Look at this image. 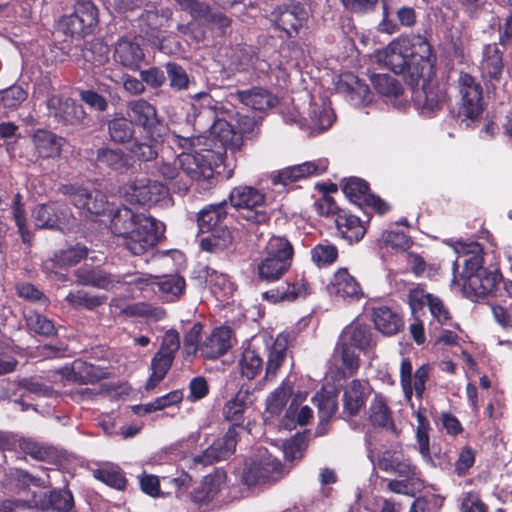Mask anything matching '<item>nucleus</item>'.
Here are the masks:
<instances>
[{"instance_id":"obj_1","label":"nucleus","mask_w":512,"mask_h":512,"mask_svg":"<svg viewBox=\"0 0 512 512\" xmlns=\"http://www.w3.org/2000/svg\"><path fill=\"white\" fill-rule=\"evenodd\" d=\"M110 230L122 238L121 244L131 254L143 255L164 238L165 225L150 215L123 206L113 213Z\"/></svg>"},{"instance_id":"obj_2","label":"nucleus","mask_w":512,"mask_h":512,"mask_svg":"<svg viewBox=\"0 0 512 512\" xmlns=\"http://www.w3.org/2000/svg\"><path fill=\"white\" fill-rule=\"evenodd\" d=\"M461 250L465 254L461 278L463 279L462 291L468 298H484L497 289L503 276L497 266L484 267L483 247L478 242L468 244L460 243Z\"/></svg>"},{"instance_id":"obj_3","label":"nucleus","mask_w":512,"mask_h":512,"mask_svg":"<svg viewBox=\"0 0 512 512\" xmlns=\"http://www.w3.org/2000/svg\"><path fill=\"white\" fill-rule=\"evenodd\" d=\"M228 215L227 200L208 204L197 213L198 231L201 234H206L199 241L202 251L216 254L233 247L235 239L233 231L226 223Z\"/></svg>"},{"instance_id":"obj_4","label":"nucleus","mask_w":512,"mask_h":512,"mask_svg":"<svg viewBox=\"0 0 512 512\" xmlns=\"http://www.w3.org/2000/svg\"><path fill=\"white\" fill-rule=\"evenodd\" d=\"M226 149L223 145L219 150L202 149L194 153L183 152L180 156V164L184 168L185 176L198 182V185L208 190L216 184V174H221L224 169Z\"/></svg>"},{"instance_id":"obj_5","label":"nucleus","mask_w":512,"mask_h":512,"mask_svg":"<svg viewBox=\"0 0 512 512\" xmlns=\"http://www.w3.org/2000/svg\"><path fill=\"white\" fill-rule=\"evenodd\" d=\"M230 205L238 211V219L248 224H268L271 215L267 211L266 195L256 187L239 185L228 195Z\"/></svg>"},{"instance_id":"obj_6","label":"nucleus","mask_w":512,"mask_h":512,"mask_svg":"<svg viewBox=\"0 0 512 512\" xmlns=\"http://www.w3.org/2000/svg\"><path fill=\"white\" fill-rule=\"evenodd\" d=\"M294 248L291 242L281 236H272L266 247L265 256L257 265V275L261 281L279 280L291 267Z\"/></svg>"},{"instance_id":"obj_7","label":"nucleus","mask_w":512,"mask_h":512,"mask_svg":"<svg viewBox=\"0 0 512 512\" xmlns=\"http://www.w3.org/2000/svg\"><path fill=\"white\" fill-rule=\"evenodd\" d=\"M180 349V335L177 330L165 332L159 350L151 359V374L145 384L146 391L155 389L164 380L171 369L176 354Z\"/></svg>"},{"instance_id":"obj_8","label":"nucleus","mask_w":512,"mask_h":512,"mask_svg":"<svg viewBox=\"0 0 512 512\" xmlns=\"http://www.w3.org/2000/svg\"><path fill=\"white\" fill-rule=\"evenodd\" d=\"M283 465L265 451L245 461L241 481L248 487L276 482L282 478Z\"/></svg>"},{"instance_id":"obj_9","label":"nucleus","mask_w":512,"mask_h":512,"mask_svg":"<svg viewBox=\"0 0 512 512\" xmlns=\"http://www.w3.org/2000/svg\"><path fill=\"white\" fill-rule=\"evenodd\" d=\"M342 191L351 203L364 213L371 209L379 215L390 211V205L380 196L371 192L369 183L359 177H349L342 180Z\"/></svg>"},{"instance_id":"obj_10","label":"nucleus","mask_w":512,"mask_h":512,"mask_svg":"<svg viewBox=\"0 0 512 512\" xmlns=\"http://www.w3.org/2000/svg\"><path fill=\"white\" fill-rule=\"evenodd\" d=\"M407 304L413 314L425 315V306L433 318L440 326L448 325L452 320V315L444 301L437 295L428 293L424 285L418 284L409 290L407 294Z\"/></svg>"},{"instance_id":"obj_11","label":"nucleus","mask_w":512,"mask_h":512,"mask_svg":"<svg viewBox=\"0 0 512 512\" xmlns=\"http://www.w3.org/2000/svg\"><path fill=\"white\" fill-rule=\"evenodd\" d=\"M403 39L408 42L405 45L408 49L409 59L412 62L411 79L430 77L433 74L436 55L429 41L420 34L403 36Z\"/></svg>"},{"instance_id":"obj_12","label":"nucleus","mask_w":512,"mask_h":512,"mask_svg":"<svg viewBox=\"0 0 512 512\" xmlns=\"http://www.w3.org/2000/svg\"><path fill=\"white\" fill-rule=\"evenodd\" d=\"M123 196L130 204L152 206L166 199L169 189L163 183L148 178L135 179L122 188Z\"/></svg>"},{"instance_id":"obj_13","label":"nucleus","mask_w":512,"mask_h":512,"mask_svg":"<svg viewBox=\"0 0 512 512\" xmlns=\"http://www.w3.org/2000/svg\"><path fill=\"white\" fill-rule=\"evenodd\" d=\"M458 89L461 96L459 115L475 120L484 111L483 88L475 77L461 72L458 78Z\"/></svg>"},{"instance_id":"obj_14","label":"nucleus","mask_w":512,"mask_h":512,"mask_svg":"<svg viewBox=\"0 0 512 512\" xmlns=\"http://www.w3.org/2000/svg\"><path fill=\"white\" fill-rule=\"evenodd\" d=\"M271 17L277 29L284 31L287 37L293 38L298 35L309 16L301 2L289 0L275 7L271 12Z\"/></svg>"},{"instance_id":"obj_15","label":"nucleus","mask_w":512,"mask_h":512,"mask_svg":"<svg viewBox=\"0 0 512 512\" xmlns=\"http://www.w3.org/2000/svg\"><path fill=\"white\" fill-rule=\"evenodd\" d=\"M59 192L67 196L77 209L92 215L104 214L107 209V197L99 190H89L77 184H64Z\"/></svg>"},{"instance_id":"obj_16","label":"nucleus","mask_w":512,"mask_h":512,"mask_svg":"<svg viewBox=\"0 0 512 512\" xmlns=\"http://www.w3.org/2000/svg\"><path fill=\"white\" fill-rule=\"evenodd\" d=\"M382 19L377 30L392 35L399 31L400 26L411 28L417 22V14L413 7L398 6L395 0H381Z\"/></svg>"},{"instance_id":"obj_17","label":"nucleus","mask_w":512,"mask_h":512,"mask_svg":"<svg viewBox=\"0 0 512 512\" xmlns=\"http://www.w3.org/2000/svg\"><path fill=\"white\" fill-rule=\"evenodd\" d=\"M406 40L403 36L393 39L384 50L377 52V60L395 74L407 75L411 78L412 62L408 56Z\"/></svg>"},{"instance_id":"obj_18","label":"nucleus","mask_w":512,"mask_h":512,"mask_svg":"<svg viewBox=\"0 0 512 512\" xmlns=\"http://www.w3.org/2000/svg\"><path fill=\"white\" fill-rule=\"evenodd\" d=\"M373 391L368 380L353 379L343 391L342 418L349 421L359 415Z\"/></svg>"},{"instance_id":"obj_19","label":"nucleus","mask_w":512,"mask_h":512,"mask_svg":"<svg viewBox=\"0 0 512 512\" xmlns=\"http://www.w3.org/2000/svg\"><path fill=\"white\" fill-rule=\"evenodd\" d=\"M237 443L238 432L234 426H230L221 438L216 439L201 454L194 457V463L208 466L227 460L234 454Z\"/></svg>"},{"instance_id":"obj_20","label":"nucleus","mask_w":512,"mask_h":512,"mask_svg":"<svg viewBox=\"0 0 512 512\" xmlns=\"http://www.w3.org/2000/svg\"><path fill=\"white\" fill-rule=\"evenodd\" d=\"M327 289L331 295L349 302L358 301L364 295L360 282L345 267L334 272Z\"/></svg>"},{"instance_id":"obj_21","label":"nucleus","mask_w":512,"mask_h":512,"mask_svg":"<svg viewBox=\"0 0 512 512\" xmlns=\"http://www.w3.org/2000/svg\"><path fill=\"white\" fill-rule=\"evenodd\" d=\"M169 18L168 13L157 9L155 4H147L144 11L136 20V27L139 30L140 36L147 39L153 44L161 42L163 38L162 27L164 22Z\"/></svg>"},{"instance_id":"obj_22","label":"nucleus","mask_w":512,"mask_h":512,"mask_svg":"<svg viewBox=\"0 0 512 512\" xmlns=\"http://www.w3.org/2000/svg\"><path fill=\"white\" fill-rule=\"evenodd\" d=\"M367 420L372 427L384 429L396 437L399 436L400 430L394 422L393 412L382 393L374 394L367 411Z\"/></svg>"},{"instance_id":"obj_23","label":"nucleus","mask_w":512,"mask_h":512,"mask_svg":"<svg viewBox=\"0 0 512 512\" xmlns=\"http://www.w3.org/2000/svg\"><path fill=\"white\" fill-rule=\"evenodd\" d=\"M327 166L321 161L304 162L302 164L283 168L271 176V182L274 186H288L311 175H318L326 170Z\"/></svg>"},{"instance_id":"obj_24","label":"nucleus","mask_w":512,"mask_h":512,"mask_svg":"<svg viewBox=\"0 0 512 512\" xmlns=\"http://www.w3.org/2000/svg\"><path fill=\"white\" fill-rule=\"evenodd\" d=\"M378 467L380 470L396 474L400 478L416 479L419 474L418 467L412 463L410 458L405 457L401 452L392 450L382 453L378 460Z\"/></svg>"},{"instance_id":"obj_25","label":"nucleus","mask_w":512,"mask_h":512,"mask_svg":"<svg viewBox=\"0 0 512 512\" xmlns=\"http://www.w3.org/2000/svg\"><path fill=\"white\" fill-rule=\"evenodd\" d=\"M33 502L43 511L70 512L74 507V497L68 488H54L49 492L34 494Z\"/></svg>"},{"instance_id":"obj_26","label":"nucleus","mask_w":512,"mask_h":512,"mask_svg":"<svg viewBox=\"0 0 512 512\" xmlns=\"http://www.w3.org/2000/svg\"><path fill=\"white\" fill-rule=\"evenodd\" d=\"M231 348V330L228 327H216L201 343L200 353L207 360H215L225 355Z\"/></svg>"},{"instance_id":"obj_27","label":"nucleus","mask_w":512,"mask_h":512,"mask_svg":"<svg viewBox=\"0 0 512 512\" xmlns=\"http://www.w3.org/2000/svg\"><path fill=\"white\" fill-rule=\"evenodd\" d=\"M145 57L144 51L136 38L121 37L115 44L114 59L123 67L136 71Z\"/></svg>"},{"instance_id":"obj_28","label":"nucleus","mask_w":512,"mask_h":512,"mask_svg":"<svg viewBox=\"0 0 512 512\" xmlns=\"http://www.w3.org/2000/svg\"><path fill=\"white\" fill-rule=\"evenodd\" d=\"M127 113L133 124L142 127L148 134H152L159 124L156 107L145 99H135L127 103Z\"/></svg>"},{"instance_id":"obj_29","label":"nucleus","mask_w":512,"mask_h":512,"mask_svg":"<svg viewBox=\"0 0 512 512\" xmlns=\"http://www.w3.org/2000/svg\"><path fill=\"white\" fill-rule=\"evenodd\" d=\"M309 293V282L304 276H301L296 277L292 282H287L285 285L264 292L263 299L271 303L293 302L300 297H306Z\"/></svg>"},{"instance_id":"obj_30","label":"nucleus","mask_w":512,"mask_h":512,"mask_svg":"<svg viewBox=\"0 0 512 512\" xmlns=\"http://www.w3.org/2000/svg\"><path fill=\"white\" fill-rule=\"evenodd\" d=\"M479 68L484 79H487L490 82H500L505 64L503 60V51L500 50L496 43L484 46Z\"/></svg>"},{"instance_id":"obj_31","label":"nucleus","mask_w":512,"mask_h":512,"mask_svg":"<svg viewBox=\"0 0 512 512\" xmlns=\"http://www.w3.org/2000/svg\"><path fill=\"white\" fill-rule=\"evenodd\" d=\"M226 479L227 474L224 470H215L214 473L205 476L200 485L190 493L191 500L199 505L210 503L217 497Z\"/></svg>"},{"instance_id":"obj_32","label":"nucleus","mask_w":512,"mask_h":512,"mask_svg":"<svg viewBox=\"0 0 512 512\" xmlns=\"http://www.w3.org/2000/svg\"><path fill=\"white\" fill-rule=\"evenodd\" d=\"M61 374L68 381L78 384H94L106 375L102 368L80 359L73 361L70 367H64Z\"/></svg>"},{"instance_id":"obj_33","label":"nucleus","mask_w":512,"mask_h":512,"mask_svg":"<svg viewBox=\"0 0 512 512\" xmlns=\"http://www.w3.org/2000/svg\"><path fill=\"white\" fill-rule=\"evenodd\" d=\"M371 319L375 328L387 336L397 334L404 327V321L401 314L387 305L372 307Z\"/></svg>"},{"instance_id":"obj_34","label":"nucleus","mask_w":512,"mask_h":512,"mask_svg":"<svg viewBox=\"0 0 512 512\" xmlns=\"http://www.w3.org/2000/svg\"><path fill=\"white\" fill-rule=\"evenodd\" d=\"M257 124V120L254 116L243 115L238 112L234 125H231L225 120H217L211 128L214 134L219 135L222 142H227L230 138V134L232 132L236 133L234 129H237L241 137H249L254 133Z\"/></svg>"},{"instance_id":"obj_35","label":"nucleus","mask_w":512,"mask_h":512,"mask_svg":"<svg viewBox=\"0 0 512 512\" xmlns=\"http://www.w3.org/2000/svg\"><path fill=\"white\" fill-rule=\"evenodd\" d=\"M76 283L97 289L111 290L115 287V275L100 267L82 266L75 270Z\"/></svg>"},{"instance_id":"obj_36","label":"nucleus","mask_w":512,"mask_h":512,"mask_svg":"<svg viewBox=\"0 0 512 512\" xmlns=\"http://www.w3.org/2000/svg\"><path fill=\"white\" fill-rule=\"evenodd\" d=\"M366 219L362 220L359 217L343 212L338 214L335 219L336 227L341 236L349 241V243L359 242L366 233L365 224L371 220V214L364 213Z\"/></svg>"},{"instance_id":"obj_37","label":"nucleus","mask_w":512,"mask_h":512,"mask_svg":"<svg viewBox=\"0 0 512 512\" xmlns=\"http://www.w3.org/2000/svg\"><path fill=\"white\" fill-rule=\"evenodd\" d=\"M337 89L347 94L350 100L356 104H366L371 101L369 86L352 72H345L340 75Z\"/></svg>"},{"instance_id":"obj_38","label":"nucleus","mask_w":512,"mask_h":512,"mask_svg":"<svg viewBox=\"0 0 512 512\" xmlns=\"http://www.w3.org/2000/svg\"><path fill=\"white\" fill-rule=\"evenodd\" d=\"M288 349L287 336L278 335L271 346L267 347V361L264 380L270 381L276 378L279 369L286 360Z\"/></svg>"},{"instance_id":"obj_39","label":"nucleus","mask_w":512,"mask_h":512,"mask_svg":"<svg viewBox=\"0 0 512 512\" xmlns=\"http://www.w3.org/2000/svg\"><path fill=\"white\" fill-rule=\"evenodd\" d=\"M250 390L247 386H242L233 398L228 400L223 408L225 419L232 422L231 426L240 427L244 422V412L251 404Z\"/></svg>"},{"instance_id":"obj_40","label":"nucleus","mask_w":512,"mask_h":512,"mask_svg":"<svg viewBox=\"0 0 512 512\" xmlns=\"http://www.w3.org/2000/svg\"><path fill=\"white\" fill-rule=\"evenodd\" d=\"M231 96L241 104L259 111L275 106L277 101L268 90L260 87L238 90Z\"/></svg>"},{"instance_id":"obj_41","label":"nucleus","mask_w":512,"mask_h":512,"mask_svg":"<svg viewBox=\"0 0 512 512\" xmlns=\"http://www.w3.org/2000/svg\"><path fill=\"white\" fill-rule=\"evenodd\" d=\"M372 328L369 324L361 322L360 320H354L342 332V339L357 349L365 351L370 348L373 343Z\"/></svg>"},{"instance_id":"obj_42","label":"nucleus","mask_w":512,"mask_h":512,"mask_svg":"<svg viewBox=\"0 0 512 512\" xmlns=\"http://www.w3.org/2000/svg\"><path fill=\"white\" fill-rule=\"evenodd\" d=\"M33 143L39 157L48 159L59 157L63 138L47 130H37L33 134Z\"/></svg>"},{"instance_id":"obj_43","label":"nucleus","mask_w":512,"mask_h":512,"mask_svg":"<svg viewBox=\"0 0 512 512\" xmlns=\"http://www.w3.org/2000/svg\"><path fill=\"white\" fill-rule=\"evenodd\" d=\"M96 161L114 171L122 172L134 167L129 154L122 149L102 147L97 150Z\"/></svg>"},{"instance_id":"obj_44","label":"nucleus","mask_w":512,"mask_h":512,"mask_svg":"<svg viewBox=\"0 0 512 512\" xmlns=\"http://www.w3.org/2000/svg\"><path fill=\"white\" fill-rule=\"evenodd\" d=\"M237 366L242 377L253 380L263 371L264 361L259 352L248 347L242 351Z\"/></svg>"},{"instance_id":"obj_45","label":"nucleus","mask_w":512,"mask_h":512,"mask_svg":"<svg viewBox=\"0 0 512 512\" xmlns=\"http://www.w3.org/2000/svg\"><path fill=\"white\" fill-rule=\"evenodd\" d=\"M130 157L140 162H150L158 156V142L152 134H148L141 138H135L128 148Z\"/></svg>"},{"instance_id":"obj_46","label":"nucleus","mask_w":512,"mask_h":512,"mask_svg":"<svg viewBox=\"0 0 512 512\" xmlns=\"http://www.w3.org/2000/svg\"><path fill=\"white\" fill-rule=\"evenodd\" d=\"M107 128L110 140L116 144L130 143L135 139L134 124L132 120L124 116L111 119Z\"/></svg>"},{"instance_id":"obj_47","label":"nucleus","mask_w":512,"mask_h":512,"mask_svg":"<svg viewBox=\"0 0 512 512\" xmlns=\"http://www.w3.org/2000/svg\"><path fill=\"white\" fill-rule=\"evenodd\" d=\"M59 27L64 34L77 39L84 38L95 31L94 27L87 23L74 9L70 15H65L60 19Z\"/></svg>"},{"instance_id":"obj_48","label":"nucleus","mask_w":512,"mask_h":512,"mask_svg":"<svg viewBox=\"0 0 512 512\" xmlns=\"http://www.w3.org/2000/svg\"><path fill=\"white\" fill-rule=\"evenodd\" d=\"M35 225L39 228H54L61 223L62 212L55 202L37 205L33 210Z\"/></svg>"},{"instance_id":"obj_49","label":"nucleus","mask_w":512,"mask_h":512,"mask_svg":"<svg viewBox=\"0 0 512 512\" xmlns=\"http://www.w3.org/2000/svg\"><path fill=\"white\" fill-rule=\"evenodd\" d=\"M93 476L95 479L119 491L125 490L128 482L124 472L117 465L100 467L93 471Z\"/></svg>"},{"instance_id":"obj_50","label":"nucleus","mask_w":512,"mask_h":512,"mask_svg":"<svg viewBox=\"0 0 512 512\" xmlns=\"http://www.w3.org/2000/svg\"><path fill=\"white\" fill-rule=\"evenodd\" d=\"M293 393V386L283 381L266 399V411L272 416L282 413Z\"/></svg>"},{"instance_id":"obj_51","label":"nucleus","mask_w":512,"mask_h":512,"mask_svg":"<svg viewBox=\"0 0 512 512\" xmlns=\"http://www.w3.org/2000/svg\"><path fill=\"white\" fill-rule=\"evenodd\" d=\"M66 302L75 309L93 311L105 303V295H93L84 290L70 291L65 297Z\"/></svg>"},{"instance_id":"obj_52","label":"nucleus","mask_w":512,"mask_h":512,"mask_svg":"<svg viewBox=\"0 0 512 512\" xmlns=\"http://www.w3.org/2000/svg\"><path fill=\"white\" fill-rule=\"evenodd\" d=\"M88 251L84 244L77 243L55 252L52 260L60 268L71 267L85 259L88 256Z\"/></svg>"},{"instance_id":"obj_53","label":"nucleus","mask_w":512,"mask_h":512,"mask_svg":"<svg viewBox=\"0 0 512 512\" xmlns=\"http://www.w3.org/2000/svg\"><path fill=\"white\" fill-rule=\"evenodd\" d=\"M311 259L318 268H326L334 264L338 259L336 245L324 240L316 244L310 251Z\"/></svg>"},{"instance_id":"obj_54","label":"nucleus","mask_w":512,"mask_h":512,"mask_svg":"<svg viewBox=\"0 0 512 512\" xmlns=\"http://www.w3.org/2000/svg\"><path fill=\"white\" fill-rule=\"evenodd\" d=\"M25 323L29 331L44 337L55 336L57 333L53 321L35 311L25 315Z\"/></svg>"},{"instance_id":"obj_55","label":"nucleus","mask_w":512,"mask_h":512,"mask_svg":"<svg viewBox=\"0 0 512 512\" xmlns=\"http://www.w3.org/2000/svg\"><path fill=\"white\" fill-rule=\"evenodd\" d=\"M208 282L211 292L220 301L228 300L235 291V285L227 274L214 271L209 275Z\"/></svg>"},{"instance_id":"obj_56","label":"nucleus","mask_w":512,"mask_h":512,"mask_svg":"<svg viewBox=\"0 0 512 512\" xmlns=\"http://www.w3.org/2000/svg\"><path fill=\"white\" fill-rule=\"evenodd\" d=\"M204 325L201 322H195L192 327L185 333L183 339V358L186 361H191L195 358L202 342L201 335Z\"/></svg>"},{"instance_id":"obj_57","label":"nucleus","mask_w":512,"mask_h":512,"mask_svg":"<svg viewBox=\"0 0 512 512\" xmlns=\"http://www.w3.org/2000/svg\"><path fill=\"white\" fill-rule=\"evenodd\" d=\"M312 402L318 408L319 418L322 422L330 421L338 409L336 395L329 392H317L313 396Z\"/></svg>"},{"instance_id":"obj_58","label":"nucleus","mask_w":512,"mask_h":512,"mask_svg":"<svg viewBox=\"0 0 512 512\" xmlns=\"http://www.w3.org/2000/svg\"><path fill=\"white\" fill-rule=\"evenodd\" d=\"M371 83L374 89L385 97H398L403 92L401 83L388 74H373Z\"/></svg>"},{"instance_id":"obj_59","label":"nucleus","mask_w":512,"mask_h":512,"mask_svg":"<svg viewBox=\"0 0 512 512\" xmlns=\"http://www.w3.org/2000/svg\"><path fill=\"white\" fill-rule=\"evenodd\" d=\"M18 445L21 451L38 461L49 460L55 454V451L51 446L45 445L31 438H20Z\"/></svg>"},{"instance_id":"obj_60","label":"nucleus","mask_w":512,"mask_h":512,"mask_svg":"<svg viewBox=\"0 0 512 512\" xmlns=\"http://www.w3.org/2000/svg\"><path fill=\"white\" fill-rule=\"evenodd\" d=\"M153 286H157L162 294L171 298H177L183 294L186 282L184 277L175 274L164 276L159 281L154 280Z\"/></svg>"},{"instance_id":"obj_61","label":"nucleus","mask_w":512,"mask_h":512,"mask_svg":"<svg viewBox=\"0 0 512 512\" xmlns=\"http://www.w3.org/2000/svg\"><path fill=\"white\" fill-rule=\"evenodd\" d=\"M27 97V91L22 86L14 84L0 90V105L6 109H17Z\"/></svg>"},{"instance_id":"obj_62","label":"nucleus","mask_w":512,"mask_h":512,"mask_svg":"<svg viewBox=\"0 0 512 512\" xmlns=\"http://www.w3.org/2000/svg\"><path fill=\"white\" fill-rule=\"evenodd\" d=\"M154 279H156L154 276L150 274H143V273H126L123 275H115V285L116 284H122L126 285L133 289H137L139 291L145 290L149 286H153Z\"/></svg>"},{"instance_id":"obj_63","label":"nucleus","mask_w":512,"mask_h":512,"mask_svg":"<svg viewBox=\"0 0 512 512\" xmlns=\"http://www.w3.org/2000/svg\"><path fill=\"white\" fill-rule=\"evenodd\" d=\"M422 94V107L430 112L441 109L446 99V94L438 86L423 85Z\"/></svg>"},{"instance_id":"obj_64","label":"nucleus","mask_w":512,"mask_h":512,"mask_svg":"<svg viewBox=\"0 0 512 512\" xmlns=\"http://www.w3.org/2000/svg\"><path fill=\"white\" fill-rule=\"evenodd\" d=\"M476 454V450L470 445H465L460 449L454 463V473L458 477H464L469 473L470 469L475 464Z\"/></svg>"}]
</instances>
